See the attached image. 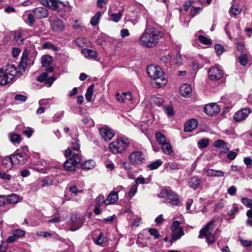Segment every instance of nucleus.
Here are the masks:
<instances>
[{"label": "nucleus", "mask_w": 252, "mask_h": 252, "mask_svg": "<svg viewBox=\"0 0 252 252\" xmlns=\"http://www.w3.org/2000/svg\"><path fill=\"white\" fill-rule=\"evenodd\" d=\"M149 232L151 235L153 236L155 239H158L160 237V235L157 229L155 228H150Z\"/></svg>", "instance_id": "50"}, {"label": "nucleus", "mask_w": 252, "mask_h": 252, "mask_svg": "<svg viewBox=\"0 0 252 252\" xmlns=\"http://www.w3.org/2000/svg\"><path fill=\"white\" fill-rule=\"evenodd\" d=\"M128 158L133 163L140 164L145 161V157L142 152L135 151L130 154Z\"/></svg>", "instance_id": "9"}, {"label": "nucleus", "mask_w": 252, "mask_h": 252, "mask_svg": "<svg viewBox=\"0 0 252 252\" xmlns=\"http://www.w3.org/2000/svg\"><path fill=\"white\" fill-rule=\"evenodd\" d=\"M223 73L221 69L218 66H214L210 68L208 75L212 80H218L221 79Z\"/></svg>", "instance_id": "8"}, {"label": "nucleus", "mask_w": 252, "mask_h": 252, "mask_svg": "<svg viewBox=\"0 0 252 252\" xmlns=\"http://www.w3.org/2000/svg\"><path fill=\"white\" fill-rule=\"evenodd\" d=\"M251 111L249 108H243L237 111L234 115V119L239 122L244 121L251 113Z\"/></svg>", "instance_id": "10"}, {"label": "nucleus", "mask_w": 252, "mask_h": 252, "mask_svg": "<svg viewBox=\"0 0 252 252\" xmlns=\"http://www.w3.org/2000/svg\"><path fill=\"white\" fill-rule=\"evenodd\" d=\"M15 40L18 44H22L25 40V38L23 36V32L21 31H17L15 32L14 34Z\"/></svg>", "instance_id": "26"}, {"label": "nucleus", "mask_w": 252, "mask_h": 252, "mask_svg": "<svg viewBox=\"0 0 252 252\" xmlns=\"http://www.w3.org/2000/svg\"><path fill=\"white\" fill-rule=\"evenodd\" d=\"M46 67V71L42 73L37 78V80L39 82H44L45 79L48 77V73L52 72L54 70V67L50 65Z\"/></svg>", "instance_id": "20"}, {"label": "nucleus", "mask_w": 252, "mask_h": 252, "mask_svg": "<svg viewBox=\"0 0 252 252\" xmlns=\"http://www.w3.org/2000/svg\"><path fill=\"white\" fill-rule=\"evenodd\" d=\"M27 98H28L26 95H24L23 94H16V95H15V96L14 97V99L16 100L20 101L21 102L26 101L27 100Z\"/></svg>", "instance_id": "55"}, {"label": "nucleus", "mask_w": 252, "mask_h": 252, "mask_svg": "<svg viewBox=\"0 0 252 252\" xmlns=\"http://www.w3.org/2000/svg\"><path fill=\"white\" fill-rule=\"evenodd\" d=\"M215 220L209 221L204 228L199 231L198 237L199 238H205L208 244H211L216 241V238L213 233L214 228Z\"/></svg>", "instance_id": "4"}, {"label": "nucleus", "mask_w": 252, "mask_h": 252, "mask_svg": "<svg viewBox=\"0 0 252 252\" xmlns=\"http://www.w3.org/2000/svg\"><path fill=\"white\" fill-rule=\"evenodd\" d=\"M7 202L11 204H16L19 201V197L16 194H11L6 197Z\"/></svg>", "instance_id": "29"}, {"label": "nucleus", "mask_w": 252, "mask_h": 252, "mask_svg": "<svg viewBox=\"0 0 252 252\" xmlns=\"http://www.w3.org/2000/svg\"><path fill=\"white\" fill-rule=\"evenodd\" d=\"M76 45L79 47H83L86 43V39L84 38H77L75 40Z\"/></svg>", "instance_id": "53"}, {"label": "nucleus", "mask_w": 252, "mask_h": 252, "mask_svg": "<svg viewBox=\"0 0 252 252\" xmlns=\"http://www.w3.org/2000/svg\"><path fill=\"white\" fill-rule=\"evenodd\" d=\"M183 60L182 59V56L180 54H177L176 56L175 59V63L176 64L178 65H180L183 63Z\"/></svg>", "instance_id": "58"}, {"label": "nucleus", "mask_w": 252, "mask_h": 252, "mask_svg": "<svg viewBox=\"0 0 252 252\" xmlns=\"http://www.w3.org/2000/svg\"><path fill=\"white\" fill-rule=\"evenodd\" d=\"M200 179L197 177H191L189 181V186L193 189H196L200 184Z\"/></svg>", "instance_id": "25"}, {"label": "nucleus", "mask_w": 252, "mask_h": 252, "mask_svg": "<svg viewBox=\"0 0 252 252\" xmlns=\"http://www.w3.org/2000/svg\"><path fill=\"white\" fill-rule=\"evenodd\" d=\"M237 156V153L234 151L229 152L227 155V158L230 160H233Z\"/></svg>", "instance_id": "64"}, {"label": "nucleus", "mask_w": 252, "mask_h": 252, "mask_svg": "<svg viewBox=\"0 0 252 252\" xmlns=\"http://www.w3.org/2000/svg\"><path fill=\"white\" fill-rule=\"evenodd\" d=\"M147 73L151 79L152 85L155 88H160L167 83V80L163 75L161 69L153 64L149 65L147 68Z\"/></svg>", "instance_id": "3"}, {"label": "nucleus", "mask_w": 252, "mask_h": 252, "mask_svg": "<svg viewBox=\"0 0 252 252\" xmlns=\"http://www.w3.org/2000/svg\"><path fill=\"white\" fill-rule=\"evenodd\" d=\"M122 14L121 12L113 13L111 15V20L116 23L118 22L121 19Z\"/></svg>", "instance_id": "42"}, {"label": "nucleus", "mask_w": 252, "mask_h": 252, "mask_svg": "<svg viewBox=\"0 0 252 252\" xmlns=\"http://www.w3.org/2000/svg\"><path fill=\"white\" fill-rule=\"evenodd\" d=\"M213 146L216 148H221L222 149V152L224 153L227 152L229 149V145L220 139L215 141Z\"/></svg>", "instance_id": "17"}, {"label": "nucleus", "mask_w": 252, "mask_h": 252, "mask_svg": "<svg viewBox=\"0 0 252 252\" xmlns=\"http://www.w3.org/2000/svg\"><path fill=\"white\" fill-rule=\"evenodd\" d=\"M241 202L248 208H252V200L248 198L243 197L241 199Z\"/></svg>", "instance_id": "43"}, {"label": "nucleus", "mask_w": 252, "mask_h": 252, "mask_svg": "<svg viewBox=\"0 0 252 252\" xmlns=\"http://www.w3.org/2000/svg\"><path fill=\"white\" fill-rule=\"evenodd\" d=\"M161 150L162 151L167 154H170L172 152V148L169 142H166L161 145Z\"/></svg>", "instance_id": "32"}, {"label": "nucleus", "mask_w": 252, "mask_h": 252, "mask_svg": "<svg viewBox=\"0 0 252 252\" xmlns=\"http://www.w3.org/2000/svg\"><path fill=\"white\" fill-rule=\"evenodd\" d=\"M52 62V57L50 55H45L41 59L42 66L44 67L49 66Z\"/></svg>", "instance_id": "28"}, {"label": "nucleus", "mask_w": 252, "mask_h": 252, "mask_svg": "<svg viewBox=\"0 0 252 252\" xmlns=\"http://www.w3.org/2000/svg\"><path fill=\"white\" fill-rule=\"evenodd\" d=\"M39 1L43 5L53 10L58 7V1L56 0H39Z\"/></svg>", "instance_id": "16"}, {"label": "nucleus", "mask_w": 252, "mask_h": 252, "mask_svg": "<svg viewBox=\"0 0 252 252\" xmlns=\"http://www.w3.org/2000/svg\"><path fill=\"white\" fill-rule=\"evenodd\" d=\"M52 28L57 31H62L64 29V25L62 21L57 20L53 21L51 24Z\"/></svg>", "instance_id": "23"}, {"label": "nucleus", "mask_w": 252, "mask_h": 252, "mask_svg": "<svg viewBox=\"0 0 252 252\" xmlns=\"http://www.w3.org/2000/svg\"><path fill=\"white\" fill-rule=\"evenodd\" d=\"M95 162L93 160H88L81 164V168L84 169L90 170L95 166Z\"/></svg>", "instance_id": "27"}, {"label": "nucleus", "mask_w": 252, "mask_h": 252, "mask_svg": "<svg viewBox=\"0 0 252 252\" xmlns=\"http://www.w3.org/2000/svg\"><path fill=\"white\" fill-rule=\"evenodd\" d=\"M26 66L17 69L14 64H8L0 68V85L5 86L10 84L20 76L25 71Z\"/></svg>", "instance_id": "2"}, {"label": "nucleus", "mask_w": 252, "mask_h": 252, "mask_svg": "<svg viewBox=\"0 0 252 252\" xmlns=\"http://www.w3.org/2000/svg\"><path fill=\"white\" fill-rule=\"evenodd\" d=\"M70 148L74 151H78L80 149V144L77 138H72L70 142Z\"/></svg>", "instance_id": "34"}, {"label": "nucleus", "mask_w": 252, "mask_h": 252, "mask_svg": "<svg viewBox=\"0 0 252 252\" xmlns=\"http://www.w3.org/2000/svg\"><path fill=\"white\" fill-rule=\"evenodd\" d=\"M206 175L210 177H223L224 175V172L221 170H215L212 169H209L206 171Z\"/></svg>", "instance_id": "22"}, {"label": "nucleus", "mask_w": 252, "mask_h": 252, "mask_svg": "<svg viewBox=\"0 0 252 252\" xmlns=\"http://www.w3.org/2000/svg\"><path fill=\"white\" fill-rule=\"evenodd\" d=\"M69 191L75 195H77L79 193H82V190L78 189L75 186L69 187Z\"/></svg>", "instance_id": "56"}, {"label": "nucleus", "mask_w": 252, "mask_h": 252, "mask_svg": "<svg viewBox=\"0 0 252 252\" xmlns=\"http://www.w3.org/2000/svg\"><path fill=\"white\" fill-rule=\"evenodd\" d=\"M56 80V78L54 77H51L50 78H47V77L44 81V83L47 85L48 87H50L54 81Z\"/></svg>", "instance_id": "60"}, {"label": "nucleus", "mask_w": 252, "mask_h": 252, "mask_svg": "<svg viewBox=\"0 0 252 252\" xmlns=\"http://www.w3.org/2000/svg\"><path fill=\"white\" fill-rule=\"evenodd\" d=\"M158 196L164 199L166 203L172 205H178L180 203L178 195L170 189H163L161 190Z\"/></svg>", "instance_id": "6"}, {"label": "nucleus", "mask_w": 252, "mask_h": 252, "mask_svg": "<svg viewBox=\"0 0 252 252\" xmlns=\"http://www.w3.org/2000/svg\"><path fill=\"white\" fill-rule=\"evenodd\" d=\"M1 162L3 166L6 169L11 168L13 165L11 159H10L9 157L4 158L2 159Z\"/></svg>", "instance_id": "35"}, {"label": "nucleus", "mask_w": 252, "mask_h": 252, "mask_svg": "<svg viewBox=\"0 0 252 252\" xmlns=\"http://www.w3.org/2000/svg\"><path fill=\"white\" fill-rule=\"evenodd\" d=\"M198 144L200 147L205 148L208 146L209 140L207 139L203 138L198 142Z\"/></svg>", "instance_id": "51"}, {"label": "nucleus", "mask_w": 252, "mask_h": 252, "mask_svg": "<svg viewBox=\"0 0 252 252\" xmlns=\"http://www.w3.org/2000/svg\"><path fill=\"white\" fill-rule=\"evenodd\" d=\"M163 35V32L158 29L147 26L140 36L139 42L144 47L152 48L156 46Z\"/></svg>", "instance_id": "1"}, {"label": "nucleus", "mask_w": 252, "mask_h": 252, "mask_svg": "<svg viewBox=\"0 0 252 252\" xmlns=\"http://www.w3.org/2000/svg\"><path fill=\"white\" fill-rule=\"evenodd\" d=\"M9 138L11 142L19 143L21 140L20 135L16 133H11L9 134Z\"/></svg>", "instance_id": "40"}, {"label": "nucleus", "mask_w": 252, "mask_h": 252, "mask_svg": "<svg viewBox=\"0 0 252 252\" xmlns=\"http://www.w3.org/2000/svg\"><path fill=\"white\" fill-rule=\"evenodd\" d=\"M94 85H91L87 89L86 94V99L88 101H91L94 94Z\"/></svg>", "instance_id": "31"}, {"label": "nucleus", "mask_w": 252, "mask_h": 252, "mask_svg": "<svg viewBox=\"0 0 252 252\" xmlns=\"http://www.w3.org/2000/svg\"><path fill=\"white\" fill-rule=\"evenodd\" d=\"M180 224H181V223L179 221H178V220L174 221L172 225L171 230H175L179 229L180 228L179 227Z\"/></svg>", "instance_id": "63"}, {"label": "nucleus", "mask_w": 252, "mask_h": 252, "mask_svg": "<svg viewBox=\"0 0 252 252\" xmlns=\"http://www.w3.org/2000/svg\"><path fill=\"white\" fill-rule=\"evenodd\" d=\"M34 16L37 19L46 18L48 15V10L44 7H37L33 10Z\"/></svg>", "instance_id": "13"}, {"label": "nucleus", "mask_w": 252, "mask_h": 252, "mask_svg": "<svg viewBox=\"0 0 252 252\" xmlns=\"http://www.w3.org/2000/svg\"><path fill=\"white\" fill-rule=\"evenodd\" d=\"M101 14V12L100 11H98L96 13L95 15L93 17V18L91 20V24L92 26H95L97 24L98 20L100 17Z\"/></svg>", "instance_id": "38"}, {"label": "nucleus", "mask_w": 252, "mask_h": 252, "mask_svg": "<svg viewBox=\"0 0 252 252\" xmlns=\"http://www.w3.org/2000/svg\"><path fill=\"white\" fill-rule=\"evenodd\" d=\"M106 199H104V197L103 195H99L95 199V205L101 206L103 203L106 205Z\"/></svg>", "instance_id": "45"}, {"label": "nucleus", "mask_w": 252, "mask_h": 252, "mask_svg": "<svg viewBox=\"0 0 252 252\" xmlns=\"http://www.w3.org/2000/svg\"><path fill=\"white\" fill-rule=\"evenodd\" d=\"M201 8L200 7L192 6L190 11V14L192 17H194L196 15L198 14L201 11Z\"/></svg>", "instance_id": "46"}, {"label": "nucleus", "mask_w": 252, "mask_h": 252, "mask_svg": "<svg viewBox=\"0 0 252 252\" xmlns=\"http://www.w3.org/2000/svg\"><path fill=\"white\" fill-rule=\"evenodd\" d=\"M137 191V186L136 185H133L129 189L128 192V196L131 198Z\"/></svg>", "instance_id": "47"}, {"label": "nucleus", "mask_w": 252, "mask_h": 252, "mask_svg": "<svg viewBox=\"0 0 252 252\" xmlns=\"http://www.w3.org/2000/svg\"><path fill=\"white\" fill-rule=\"evenodd\" d=\"M163 102V100L162 98L157 97H153L150 99V103L154 106H160Z\"/></svg>", "instance_id": "30"}, {"label": "nucleus", "mask_w": 252, "mask_h": 252, "mask_svg": "<svg viewBox=\"0 0 252 252\" xmlns=\"http://www.w3.org/2000/svg\"><path fill=\"white\" fill-rule=\"evenodd\" d=\"M118 199V195L116 192L112 191L106 199V205H108L113 204Z\"/></svg>", "instance_id": "21"}, {"label": "nucleus", "mask_w": 252, "mask_h": 252, "mask_svg": "<svg viewBox=\"0 0 252 252\" xmlns=\"http://www.w3.org/2000/svg\"><path fill=\"white\" fill-rule=\"evenodd\" d=\"M172 240L175 241L179 239L183 235H184L183 229L180 228L178 229L175 230H172Z\"/></svg>", "instance_id": "24"}, {"label": "nucleus", "mask_w": 252, "mask_h": 252, "mask_svg": "<svg viewBox=\"0 0 252 252\" xmlns=\"http://www.w3.org/2000/svg\"><path fill=\"white\" fill-rule=\"evenodd\" d=\"M239 208L236 203L232 204L231 209L228 212V215L230 216H234L238 212Z\"/></svg>", "instance_id": "44"}, {"label": "nucleus", "mask_w": 252, "mask_h": 252, "mask_svg": "<svg viewBox=\"0 0 252 252\" xmlns=\"http://www.w3.org/2000/svg\"><path fill=\"white\" fill-rule=\"evenodd\" d=\"M162 164V162L160 160H157L152 163H150L147 165L150 170H154L157 169Z\"/></svg>", "instance_id": "39"}, {"label": "nucleus", "mask_w": 252, "mask_h": 252, "mask_svg": "<svg viewBox=\"0 0 252 252\" xmlns=\"http://www.w3.org/2000/svg\"><path fill=\"white\" fill-rule=\"evenodd\" d=\"M192 92L191 86L187 84H184L181 85L180 88V93L181 94L186 97H189Z\"/></svg>", "instance_id": "15"}, {"label": "nucleus", "mask_w": 252, "mask_h": 252, "mask_svg": "<svg viewBox=\"0 0 252 252\" xmlns=\"http://www.w3.org/2000/svg\"><path fill=\"white\" fill-rule=\"evenodd\" d=\"M63 115L64 112L63 111L55 114L53 117V121L56 122H58Z\"/></svg>", "instance_id": "59"}, {"label": "nucleus", "mask_w": 252, "mask_h": 252, "mask_svg": "<svg viewBox=\"0 0 252 252\" xmlns=\"http://www.w3.org/2000/svg\"><path fill=\"white\" fill-rule=\"evenodd\" d=\"M129 144L127 138H121L111 143L109 145L110 150L113 154L123 153Z\"/></svg>", "instance_id": "5"}, {"label": "nucleus", "mask_w": 252, "mask_h": 252, "mask_svg": "<svg viewBox=\"0 0 252 252\" xmlns=\"http://www.w3.org/2000/svg\"><path fill=\"white\" fill-rule=\"evenodd\" d=\"M171 61V57L169 54L164 56L160 58V62L163 63H169Z\"/></svg>", "instance_id": "54"}, {"label": "nucleus", "mask_w": 252, "mask_h": 252, "mask_svg": "<svg viewBox=\"0 0 252 252\" xmlns=\"http://www.w3.org/2000/svg\"><path fill=\"white\" fill-rule=\"evenodd\" d=\"M13 234H14L17 238L22 237L25 235V232L21 229H16L13 231Z\"/></svg>", "instance_id": "57"}, {"label": "nucleus", "mask_w": 252, "mask_h": 252, "mask_svg": "<svg viewBox=\"0 0 252 252\" xmlns=\"http://www.w3.org/2000/svg\"><path fill=\"white\" fill-rule=\"evenodd\" d=\"M81 53L86 58L94 59L97 57L96 52L89 49H83Z\"/></svg>", "instance_id": "18"}, {"label": "nucleus", "mask_w": 252, "mask_h": 252, "mask_svg": "<svg viewBox=\"0 0 252 252\" xmlns=\"http://www.w3.org/2000/svg\"><path fill=\"white\" fill-rule=\"evenodd\" d=\"M156 138L157 142L160 145L166 142L165 136L160 132H156Z\"/></svg>", "instance_id": "33"}, {"label": "nucleus", "mask_w": 252, "mask_h": 252, "mask_svg": "<svg viewBox=\"0 0 252 252\" xmlns=\"http://www.w3.org/2000/svg\"><path fill=\"white\" fill-rule=\"evenodd\" d=\"M215 50L218 55L222 54L224 51V47L220 44H216L215 46Z\"/></svg>", "instance_id": "49"}, {"label": "nucleus", "mask_w": 252, "mask_h": 252, "mask_svg": "<svg viewBox=\"0 0 252 252\" xmlns=\"http://www.w3.org/2000/svg\"><path fill=\"white\" fill-rule=\"evenodd\" d=\"M198 125V121L195 119H191L186 122L184 126V131L190 132L194 129Z\"/></svg>", "instance_id": "14"}, {"label": "nucleus", "mask_w": 252, "mask_h": 252, "mask_svg": "<svg viewBox=\"0 0 252 252\" xmlns=\"http://www.w3.org/2000/svg\"><path fill=\"white\" fill-rule=\"evenodd\" d=\"M242 10L241 8H240L237 5L233 4L232 5L229 10V12L232 14L233 15L236 16L239 14Z\"/></svg>", "instance_id": "36"}, {"label": "nucleus", "mask_w": 252, "mask_h": 252, "mask_svg": "<svg viewBox=\"0 0 252 252\" xmlns=\"http://www.w3.org/2000/svg\"><path fill=\"white\" fill-rule=\"evenodd\" d=\"M204 111L207 115L213 116L220 111V108L216 103H210L205 105Z\"/></svg>", "instance_id": "12"}, {"label": "nucleus", "mask_w": 252, "mask_h": 252, "mask_svg": "<svg viewBox=\"0 0 252 252\" xmlns=\"http://www.w3.org/2000/svg\"><path fill=\"white\" fill-rule=\"evenodd\" d=\"M94 241L96 244L101 245L104 242L103 234L100 233L97 238L94 240Z\"/></svg>", "instance_id": "52"}, {"label": "nucleus", "mask_w": 252, "mask_h": 252, "mask_svg": "<svg viewBox=\"0 0 252 252\" xmlns=\"http://www.w3.org/2000/svg\"><path fill=\"white\" fill-rule=\"evenodd\" d=\"M99 133L104 141L110 140L115 135L114 131L106 126L99 128Z\"/></svg>", "instance_id": "11"}, {"label": "nucleus", "mask_w": 252, "mask_h": 252, "mask_svg": "<svg viewBox=\"0 0 252 252\" xmlns=\"http://www.w3.org/2000/svg\"><path fill=\"white\" fill-rule=\"evenodd\" d=\"M41 182L43 183V184L41 185V186L42 187H45V186H49L53 184L52 180L44 179H43L41 181Z\"/></svg>", "instance_id": "61"}, {"label": "nucleus", "mask_w": 252, "mask_h": 252, "mask_svg": "<svg viewBox=\"0 0 252 252\" xmlns=\"http://www.w3.org/2000/svg\"><path fill=\"white\" fill-rule=\"evenodd\" d=\"M198 40L200 42L204 45H208L212 44V41L210 38H208L202 35L198 36Z\"/></svg>", "instance_id": "41"}, {"label": "nucleus", "mask_w": 252, "mask_h": 252, "mask_svg": "<svg viewBox=\"0 0 252 252\" xmlns=\"http://www.w3.org/2000/svg\"><path fill=\"white\" fill-rule=\"evenodd\" d=\"M239 62L243 66H245L248 63V57L246 54H243L239 57Z\"/></svg>", "instance_id": "48"}, {"label": "nucleus", "mask_w": 252, "mask_h": 252, "mask_svg": "<svg viewBox=\"0 0 252 252\" xmlns=\"http://www.w3.org/2000/svg\"><path fill=\"white\" fill-rule=\"evenodd\" d=\"M23 133L26 135L28 137H30L33 133V130L31 128L27 127L25 129L23 130Z\"/></svg>", "instance_id": "62"}, {"label": "nucleus", "mask_w": 252, "mask_h": 252, "mask_svg": "<svg viewBox=\"0 0 252 252\" xmlns=\"http://www.w3.org/2000/svg\"><path fill=\"white\" fill-rule=\"evenodd\" d=\"M81 160V156L79 154H73L71 158L64 162L63 164L64 169L69 171H74L76 166L80 162Z\"/></svg>", "instance_id": "7"}, {"label": "nucleus", "mask_w": 252, "mask_h": 252, "mask_svg": "<svg viewBox=\"0 0 252 252\" xmlns=\"http://www.w3.org/2000/svg\"><path fill=\"white\" fill-rule=\"evenodd\" d=\"M117 99L120 102H124L126 100H131L132 99L130 93H124L122 94H117L116 95Z\"/></svg>", "instance_id": "19"}, {"label": "nucleus", "mask_w": 252, "mask_h": 252, "mask_svg": "<svg viewBox=\"0 0 252 252\" xmlns=\"http://www.w3.org/2000/svg\"><path fill=\"white\" fill-rule=\"evenodd\" d=\"M18 162H17V164H24L27 160V156L25 153L24 154L21 153H18Z\"/></svg>", "instance_id": "37"}]
</instances>
